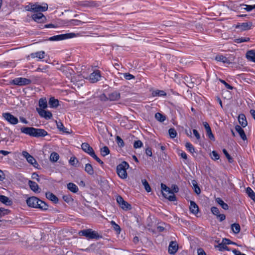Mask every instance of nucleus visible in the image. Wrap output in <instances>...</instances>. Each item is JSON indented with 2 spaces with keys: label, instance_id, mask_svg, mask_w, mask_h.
I'll use <instances>...</instances> for the list:
<instances>
[{
  "label": "nucleus",
  "instance_id": "obj_54",
  "mask_svg": "<svg viewBox=\"0 0 255 255\" xmlns=\"http://www.w3.org/2000/svg\"><path fill=\"white\" fill-rule=\"evenodd\" d=\"M211 212L212 213L216 215V216H218L219 214H220V211H219V210L218 209V208L216 207H213L211 208Z\"/></svg>",
  "mask_w": 255,
  "mask_h": 255
},
{
  "label": "nucleus",
  "instance_id": "obj_2",
  "mask_svg": "<svg viewBox=\"0 0 255 255\" xmlns=\"http://www.w3.org/2000/svg\"><path fill=\"white\" fill-rule=\"evenodd\" d=\"M128 164L126 161H123L121 164L117 166V172L120 177L122 179L127 178L128 174L126 168H128Z\"/></svg>",
  "mask_w": 255,
  "mask_h": 255
},
{
  "label": "nucleus",
  "instance_id": "obj_16",
  "mask_svg": "<svg viewBox=\"0 0 255 255\" xmlns=\"http://www.w3.org/2000/svg\"><path fill=\"white\" fill-rule=\"evenodd\" d=\"M101 77L99 71L97 70L91 73L90 75V80L92 83L97 82Z\"/></svg>",
  "mask_w": 255,
  "mask_h": 255
},
{
  "label": "nucleus",
  "instance_id": "obj_63",
  "mask_svg": "<svg viewBox=\"0 0 255 255\" xmlns=\"http://www.w3.org/2000/svg\"><path fill=\"white\" fill-rule=\"evenodd\" d=\"M244 5L246 6L245 9L247 11H249L252 10V9H253L254 8H255V4L254 5L245 4Z\"/></svg>",
  "mask_w": 255,
  "mask_h": 255
},
{
  "label": "nucleus",
  "instance_id": "obj_24",
  "mask_svg": "<svg viewBox=\"0 0 255 255\" xmlns=\"http://www.w3.org/2000/svg\"><path fill=\"white\" fill-rule=\"evenodd\" d=\"M30 56L32 58H38L39 59H42L45 57V52L43 51L32 53L30 54Z\"/></svg>",
  "mask_w": 255,
  "mask_h": 255
},
{
  "label": "nucleus",
  "instance_id": "obj_11",
  "mask_svg": "<svg viewBox=\"0 0 255 255\" xmlns=\"http://www.w3.org/2000/svg\"><path fill=\"white\" fill-rule=\"evenodd\" d=\"M81 148L84 152L89 154L91 156L95 153L93 148L87 142H84L81 144Z\"/></svg>",
  "mask_w": 255,
  "mask_h": 255
},
{
  "label": "nucleus",
  "instance_id": "obj_18",
  "mask_svg": "<svg viewBox=\"0 0 255 255\" xmlns=\"http://www.w3.org/2000/svg\"><path fill=\"white\" fill-rule=\"evenodd\" d=\"M252 26V23L251 22H244L242 23L240 25H238L236 26L237 28H239L241 30L244 31L250 29Z\"/></svg>",
  "mask_w": 255,
  "mask_h": 255
},
{
  "label": "nucleus",
  "instance_id": "obj_23",
  "mask_svg": "<svg viewBox=\"0 0 255 255\" xmlns=\"http://www.w3.org/2000/svg\"><path fill=\"white\" fill-rule=\"evenodd\" d=\"M120 98V94L118 92H114L109 95L108 99L110 101H117Z\"/></svg>",
  "mask_w": 255,
  "mask_h": 255
},
{
  "label": "nucleus",
  "instance_id": "obj_32",
  "mask_svg": "<svg viewBox=\"0 0 255 255\" xmlns=\"http://www.w3.org/2000/svg\"><path fill=\"white\" fill-rule=\"evenodd\" d=\"M217 203H218L224 210H228L229 206L227 204L225 203L222 199L220 198H217L215 199Z\"/></svg>",
  "mask_w": 255,
  "mask_h": 255
},
{
  "label": "nucleus",
  "instance_id": "obj_8",
  "mask_svg": "<svg viewBox=\"0 0 255 255\" xmlns=\"http://www.w3.org/2000/svg\"><path fill=\"white\" fill-rule=\"evenodd\" d=\"M117 202L119 206L124 210H129L131 208V205L125 201L121 196H118L117 197Z\"/></svg>",
  "mask_w": 255,
  "mask_h": 255
},
{
  "label": "nucleus",
  "instance_id": "obj_55",
  "mask_svg": "<svg viewBox=\"0 0 255 255\" xmlns=\"http://www.w3.org/2000/svg\"><path fill=\"white\" fill-rule=\"evenodd\" d=\"M124 77L127 80H130L134 79V76L129 73H124Z\"/></svg>",
  "mask_w": 255,
  "mask_h": 255
},
{
  "label": "nucleus",
  "instance_id": "obj_22",
  "mask_svg": "<svg viewBox=\"0 0 255 255\" xmlns=\"http://www.w3.org/2000/svg\"><path fill=\"white\" fill-rule=\"evenodd\" d=\"M0 202L7 206H10L12 204V201L4 195H0Z\"/></svg>",
  "mask_w": 255,
  "mask_h": 255
},
{
  "label": "nucleus",
  "instance_id": "obj_46",
  "mask_svg": "<svg viewBox=\"0 0 255 255\" xmlns=\"http://www.w3.org/2000/svg\"><path fill=\"white\" fill-rule=\"evenodd\" d=\"M223 152L227 158L228 159L229 162L232 163L233 162V158L230 156V155L228 153V151L226 149H223Z\"/></svg>",
  "mask_w": 255,
  "mask_h": 255
},
{
  "label": "nucleus",
  "instance_id": "obj_41",
  "mask_svg": "<svg viewBox=\"0 0 255 255\" xmlns=\"http://www.w3.org/2000/svg\"><path fill=\"white\" fill-rule=\"evenodd\" d=\"M56 124H57V128L60 131H62L63 132L70 133V132L67 131V129L64 127L63 125L61 122H56Z\"/></svg>",
  "mask_w": 255,
  "mask_h": 255
},
{
  "label": "nucleus",
  "instance_id": "obj_33",
  "mask_svg": "<svg viewBox=\"0 0 255 255\" xmlns=\"http://www.w3.org/2000/svg\"><path fill=\"white\" fill-rule=\"evenodd\" d=\"M39 106L40 107L39 109H43V110H44L47 108V104L46 99L45 98V99L41 98L39 100Z\"/></svg>",
  "mask_w": 255,
  "mask_h": 255
},
{
  "label": "nucleus",
  "instance_id": "obj_49",
  "mask_svg": "<svg viewBox=\"0 0 255 255\" xmlns=\"http://www.w3.org/2000/svg\"><path fill=\"white\" fill-rule=\"evenodd\" d=\"M78 162V160L77 158L73 156L71 157L69 160V163L71 165L73 166H76V164Z\"/></svg>",
  "mask_w": 255,
  "mask_h": 255
},
{
  "label": "nucleus",
  "instance_id": "obj_29",
  "mask_svg": "<svg viewBox=\"0 0 255 255\" xmlns=\"http://www.w3.org/2000/svg\"><path fill=\"white\" fill-rule=\"evenodd\" d=\"M49 104L51 108H56L59 105V101L54 97H51L49 99Z\"/></svg>",
  "mask_w": 255,
  "mask_h": 255
},
{
  "label": "nucleus",
  "instance_id": "obj_30",
  "mask_svg": "<svg viewBox=\"0 0 255 255\" xmlns=\"http://www.w3.org/2000/svg\"><path fill=\"white\" fill-rule=\"evenodd\" d=\"M85 171L90 175H92L94 173L93 166L90 163H87L85 165Z\"/></svg>",
  "mask_w": 255,
  "mask_h": 255
},
{
  "label": "nucleus",
  "instance_id": "obj_52",
  "mask_svg": "<svg viewBox=\"0 0 255 255\" xmlns=\"http://www.w3.org/2000/svg\"><path fill=\"white\" fill-rule=\"evenodd\" d=\"M211 158L212 159L216 160L219 159L220 156L216 151H213L211 154Z\"/></svg>",
  "mask_w": 255,
  "mask_h": 255
},
{
  "label": "nucleus",
  "instance_id": "obj_13",
  "mask_svg": "<svg viewBox=\"0 0 255 255\" xmlns=\"http://www.w3.org/2000/svg\"><path fill=\"white\" fill-rule=\"evenodd\" d=\"M178 249V245L176 242L171 241L168 247V253L170 255H174Z\"/></svg>",
  "mask_w": 255,
  "mask_h": 255
},
{
  "label": "nucleus",
  "instance_id": "obj_60",
  "mask_svg": "<svg viewBox=\"0 0 255 255\" xmlns=\"http://www.w3.org/2000/svg\"><path fill=\"white\" fill-rule=\"evenodd\" d=\"M63 199L67 203H69L72 200V198L69 195H64L63 196Z\"/></svg>",
  "mask_w": 255,
  "mask_h": 255
},
{
  "label": "nucleus",
  "instance_id": "obj_42",
  "mask_svg": "<svg viewBox=\"0 0 255 255\" xmlns=\"http://www.w3.org/2000/svg\"><path fill=\"white\" fill-rule=\"evenodd\" d=\"M155 118L157 121L160 122L164 121L166 119L165 117L159 113H157L155 114Z\"/></svg>",
  "mask_w": 255,
  "mask_h": 255
},
{
  "label": "nucleus",
  "instance_id": "obj_50",
  "mask_svg": "<svg viewBox=\"0 0 255 255\" xmlns=\"http://www.w3.org/2000/svg\"><path fill=\"white\" fill-rule=\"evenodd\" d=\"M206 131L207 132V135L209 137V138L211 140H215V137H214L213 134L212 133L211 129V128L209 129H208V130H206Z\"/></svg>",
  "mask_w": 255,
  "mask_h": 255
},
{
  "label": "nucleus",
  "instance_id": "obj_28",
  "mask_svg": "<svg viewBox=\"0 0 255 255\" xmlns=\"http://www.w3.org/2000/svg\"><path fill=\"white\" fill-rule=\"evenodd\" d=\"M215 59L217 61L222 62L224 63L230 64L231 63L227 57L222 55H217Z\"/></svg>",
  "mask_w": 255,
  "mask_h": 255
},
{
  "label": "nucleus",
  "instance_id": "obj_3",
  "mask_svg": "<svg viewBox=\"0 0 255 255\" xmlns=\"http://www.w3.org/2000/svg\"><path fill=\"white\" fill-rule=\"evenodd\" d=\"M79 234L90 239H99L102 238V236L99 235L97 232L91 229L82 230L79 232Z\"/></svg>",
  "mask_w": 255,
  "mask_h": 255
},
{
  "label": "nucleus",
  "instance_id": "obj_61",
  "mask_svg": "<svg viewBox=\"0 0 255 255\" xmlns=\"http://www.w3.org/2000/svg\"><path fill=\"white\" fill-rule=\"evenodd\" d=\"M220 81L223 84H224L225 86V87L228 89H230V90H232L233 89V87L230 85L229 84H228L227 83H226L224 80H221V79H220Z\"/></svg>",
  "mask_w": 255,
  "mask_h": 255
},
{
  "label": "nucleus",
  "instance_id": "obj_20",
  "mask_svg": "<svg viewBox=\"0 0 255 255\" xmlns=\"http://www.w3.org/2000/svg\"><path fill=\"white\" fill-rule=\"evenodd\" d=\"M235 130L239 133L243 140H245L247 139V136L245 132L243 129L241 127V126L237 125L235 127Z\"/></svg>",
  "mask_w": 255,
  "mask_h": 255
},
{
  "label": "nucleus",
  "instance_id": "obj_5",
  "mask_svg": "<svg viewBox=\"0 0 255 255\" xmlns=\"http://www.w3.org/2000/svg\"><path fill=\"white\" fill-rule=\"evenodd\" d=\"M31 81L25 78H17L12 80L10 83L15 85L25 86L31 83Z\"/></svg>",
  "mask_w": 255,
  "mask_h": 255
},
{
  "label": "nucleus",
  "instance_id": "obj_53",
  "mask_svg": "<svg viewBox=\"0 0 255 255\" xmlns=\"http://www.w3.org/2000/svg\"><path fill=\"white\" fill-rule=\"evenodd\" d=\"M142 146V142L139 140H136L135 141L133 144V147L135 148H139L141 147Z\"/></svg>",
  "mask_w": 255,
  "mask_h": 255
},
{
  "label": "nucleus",
  "instance_id": "obj_51",
  "mask_svg": "<svg viewBox=\"0 0 255 255\" xmlns=\"http://www.w3.org/2000/svg\"><path fill=\"white\" fill-rule=\"evenodd\" d=\"M116 141L120 146L123 147L124 146V142L119 136L116 137Z\"/></svg>",
  "mask_w": 255,
  "mask_h": 255
},
{
  "label": "nucleus",
  "instance_id": "obj_7",
  "mask_svg": "<svg viewBox=\"0 0 255 255\" xmlns=\"http://www.w3.org/2000/svg\"><path fill=\"white\" fill-rule=\"evenodd\" d=\"M48 9V4L45 3L43 6H41L37 3L32 4L30 5V8L28 9V10L32 11L35 12H40V11H45Z\"/></svg>",
  "mask_w": 255,
  "mask_h": 255
},
{
  "label": "nucleus",
  "instance_id": "obj_64",
  "mask_svg": "<svg viewBox=\"0 0 255 255\" xmlns=\"http://www.w3.org/2000/svg\"><path fill=\"white\" fill-rule=\"evenodd\" d=\"M197 253L198 255H206V253L201 248H199L197 250Z\"/></svg>",
  "mask_w": 255,
  "mask_h": 255
},
{
  "label": "nucleus",
  "instance_id": "obj_26",
  "mask_svg": "<svg viewBox=\"0 0 255 255\" xmlns=\"http://www.w3.org/2000/svg\"><path fill=\"white\" fill-rule=\"evenodd\" d=\"M239 122L243 127H245L248 125L245 116L244 114L240 115L239 116Z\"/></svg>",
  "mask_w": 255,
  "mask_h": 255
},
{
  "label": "nucleus",
  "instance_id": "obj_47",
  "mask_svg": "<svg viewBox=\"0 0 255 255\" xmlns=\"http://www.w3.org/2000/svg\"><path fill=\"white\" fill-rule=\"evenodd\" d=\"M10 211L8 209H5L3 208H0V218L2 216L8 214L9 213Z\"/></svg>",
  "mask_w": 255,
  "mask_h": 255
},
{
  "label": "nucleus",
  "instance_id": "obj_43",
  "mask_svg": "<svg viewBox=\"0 0 255 255\" xmlns=\"http://www.w3.org/2000/svg\"><path fill=\"white\" fill-rule=\"evenodd\" d=\"M141 182H142L143 185L144 186V187L145 190L147 192H150L151 188H150V187L148 182L147 181V180L146 179H142Z\"/></svg>",
  "mask_w": 255,
  "mask_h": 255
},
{
  "label": "nucleus",
  "instance_id": "obj_4",
  "mask_svg": "<svg viewBox=\"0 0 255 255\" xmlns=\"http://www.w3.org/2000/svg\"><path fill=\"white\" fill-rule=\"evenodd\" d=\"M76 36V34L74 33H69L52 36L49 38V40L50 41H60L64 39L73 38Z\"/></svg>",
  "mask_w": 255,
  "mask_h": 255
},
{
  "label": "nucleus",
  "instance_id": "obj_27",
  "mask_svg": "<svg viewBox=\"0 0 255 255\" xmlns=\"http://www.w3.org/2000/svg\"><path fill=\"white\" fill-rule=\"evenodd\" d=\"M246 57L249 60L255 62V51L250 50L247 52Z\"/></svg>",
  "mask_w": 255,
  "mask_h": 255
},
{
  "label": "nucleus",
  "instance_id": "obj_57",
  "mask_svg": "<svg viewBox=\"0 0 255 255\" xmlns=\"http://www.w3.org/2000/svg\"><path fill=\"white\" fill-rule=\"evenodd\" d=\"M249 40H250L249 38L244 37V38H241L237 39H236L235 41H236V42H237L238 43H242V42H244L248 41H249Z\"/></svg>",
  "mask_w": 255,
  "mask_h": 255
},
{
  "label": "nucleus",
  "instance_id": "obj_6",
  "mask_svg": "<svg viewBox=\"0 0 255 255\" xmlns=\"http://www.w3.org/2000/svg\"><path fill=\"white\" fill-rule=\"evenodd\" d=\"M2 117L6 121L11 125H16L18 122V119L9 113H2Z\"/></svg>",
  "mask_w": 255,
  "mask_h": 255
},
{
  "label": "nucleus",
  "instance_id": "obj_38",
  "mask_svg": "<svg viewBox=\"0 0 255 255\" xmlns=\"http://www.w3.org/2000/svg\"><path fill=\"white\" fill-rule=\"evenodd\" d=\"M192 184L194 188V192L198 195L200 194L201 190L198 185H197L196 181L195 180H192Z\"/></svg>",
  "mask_w": 255,
  "mask_h": 255
},
{
  "label": "nucleus",
  "instance_id": "obj_21",
  "mask_svg": "<svg viewBox=\"0 0 255 255\" xmlns=\"http://www.w3.org/2000/svg\"><path fill=\"white\" fill-rule=\"evenodd\" d=\"M46 197L49 200L51 201L54 203H57L58 202V198L52 193L48 192L45 194Z\"/></svg>",
  "mask_w": 255,
  "mask_h": 255
},
{
  "label": "nucleus",
  "instance_id": "obj_39",
  "mask_svg": "<svg viewBox=\"0 0 255 255\" xmlns=\"http://www.w3.org/2000/svg\"><path fill=\"white\" fill-rule=\"evenodd\" d=\"M232 230L235 234H238L240 232V226L239 224L234 223L231 226Z\"/></svg>",
  "mask_w": 255,
  "mask_h": 255
},
{
  "label": "nucleus",
  "instance_id": "obj_14",
  "mask_svg": "<svg viewBox=\"0 0 255 255\" xmlns=\"http://www.w3.org/2000/svg\"><path fill=\"white\" fill-rule=\"evenodd\" d=\"M32 19L37 22H43L45 21V16L41 12L34 13L32 15Z\"/></svg>",
  "mask_w": 255,
  "mask_h": 255
},
{
  "label": "nucleus",
  "instance_id": "obj_1",
  "mask_svg": "<svg viewBox=\"0 0 255 255\" xmlns=\"http://www.w3.org/2000/svg\"><path fill=\"white\" fill-rule=\"evenodd\" d=\"M161 192L162 195L164 198L168 199L170 201H174L176 200V197L171 189L166 186L163 183L161 184Z\"/></svg>",
  "mask_w": 255,
  "mask_h": 255
},
{
  "label": "nucleus",
  "instance_id": "obj_19",
  "mask_svg": "<svg viewBox=\"0 0 255 255\" xmlns=\"http://www.w3.org/2000/svg\"><path fill=\"white\" fill-rule=\"evenodd\" d=\"M28 185L31 190L34 192H40V189L38 184L36 182L31 180H29Z\"/></svg>",
  "mask_w": 255,
  "mask_h": 255
},
{
  "label": "nucleus",
  "instance_id": "obj_17",
  "mask_svg": "<svg viewBox=\"0 0 255 255\" xmlns=\"http://www.w3.org/2000/svg\"><path fill=\"white\" fill-rule=\"evenodd\" d=\"M21 132L33 136L35 128L32 127H22L20 128Z\"/></svg>",
  "mask_w": 255,
  "mask_h": 255
},
{
  "label": "nucleus",
  "instance_id": "obj_25",
  "mask_svg": "<svg viewBox=\"0 0 255 255\" xmlns=\"http://www.w3.org/2000/svg\"><path fill=\"white\" fill-rule=\"evenodd\" d=\"M190 210L194 214H196L198 212V206L194 201H190Z\"/></svg>",
  "mask_w": 255,
  "mask_h": 255
},
{
  "label": "nucleus",
  "instance_id": "obj_48",
  "mask_svg": "<svg viewBox=\"0 0 255 255\" xmlns=\"http://www.w3.org/2000/svg\"><path fill=\"white\" fill-rule=\"evenodd\" d=\"M185 146L190 152L193 153L195 151L194 147L190 142H187L185 144Z\"/></svg>",
  "mask_w": 255,
  "mask_h": 255
},
{
  "label": "nucleus",
  "instance_id": "obj_37",
  "mask_svg": "<svg viewBox=\"0 0 255 255\" xmlns=\"http://www.w3.org/2000/svg\"><path fill=\"white\" fill-rule=\"evenodd\" d=\"M152 95L153 97L163 96H166V93L163 90H156L153 91L152 92Z\"/></svg>",
  "mask_w": 255,
  "mask_h": 255
},
{
  "label": "nucleus",
  "instance_id": "obj_45",
  "mask_svg": "<svg viewBox=\"0 0 255 255\" xmlns=\"http://www.w3.org/2000/svg\"><path fill=\"white\" fill-rule=\"evenodd\" d=\"M169 134L171 138H174L177 135L176 130L173 128H170L168 130Z\"/></svg>",
  "mask_w": 255,
  "mask_h": 255
},
{
  "label": "nucleus",
  "instance_id": "obj_9",
  "mask_svg": "<svg viewBox=\"0 0 255 255\" xmlns=\"http://www.w3.org/2000/svg\"><path fill=\"white\" fill-rule=\"evenodd\" d=\"M22 155L26 159L27 162L33 165L34 167H36V165H38V164L36 160L27 151H22Z\"/></svg>",
  "mask_w": 255,
  "mask_h": 255
},
{
  "label": "nucleus",
  "instance_id": "obj_56",
  "mask_svg": "<svg viewBox=\"0 0 255 255\" xmlns=\"http://www.w3.org/2000/svg\"><path fill=\"white\" fill-rule=\"evenodd\" d=\"M70 24L72 25H78L79 23H84L83 22L79 20L76 19H72L70 21Z\"/></svg>",
  "mask_w": 255,
  "mask_h": 255
},
{
  "label": "nucleus",
  "instance_id": "obj_36",
  "mask_svg": "<svg viewBox=\"0 0 255 255\" xmlns=\"http://www.w3.org/2000/svg\"><path fill=\"white\" fill-rule=\"evenodd\" d=\"M246 193L248 196L255 202V193L250 187H248L246 189Z\"/></svg>",
  "mask_w": 255,
  "mask_h": 255
},
{
  "label": "nucleus",
  "instance_id": "obj_10",
  "mask_svg": "<svg viewBox=\"0 0 255 255\" xmlns=\"http://www.w3.org/2000/svg\"><path fill=\"white\" fill-rule=\"evenodd\" d=\"M39 200L35 197H31L26 200V203L29 207L36 208L38 205Z\"/></svg>",
  "mask_w": 255,
  "mask_h": 255
},
{
  "label": "nucleus",
  "instance_id": "obj_31",
  "mask_svg": "<svg viewBox=\"0 0 255 255\" xmlns=\"http://www.w3.org/2000/svg\"><path fill=\"white\" fill-rule=\"evenodd\" d=\"M67 188L73 193H77L78 191V187L73 183H68Z\"/></svg>",
  "mask_w": 255,
  "mask_h": 255
},
{
  "label": "nucleus",
  "instance_id": "obj_44",
  "mask_svg": "<svg viewBox=\"0 0 255 255\" xmlns=\"http://www.w3.org/2000/svg\"><path fill=\"white\" fill-rule=\"evenodd\" d=\"M110 153V150L107 146H104L101 149V154L102 156H105Z\"/></svg>",
  "mask_w": 255,
  "mask_h": 255
},
{
  "label": "nucleus",
  "instance_id": "obj_12",
  "mask_svg": "<svg viewBox=\"0 0 255 255\" xmlns=\"http://www.w3.org/2000/svg\"><path fill=\"white\" fill-rule=\"evenodd\" d=\"M36 111L41 117L46 119H50L52 117L51 113L49 111H45L39 108H36Z\"/></svg>",
  "mask_w": 255,
  "mask_h": 255
},
{
  "label": "nucleus",
  "instance_id": "obj_59",
  "mask_svg": "<svg viewBox=\"0 0 255 255\" xmlns=\"http://www.w3.org/2000/svg\"><path fill=\"white\" fill-rule=\"evenodd\" d=\"M222 242L225 245L235 244V243L232 242L230 240L226 238H224L222 240Z\"/></svg>",
  "mask_w": 255,
  "mask_h": 255
},
{
  "label": "nucleus",
  "instance_id": "obj_62",
  "mask_svg": "<svg viewBox=\"0 0 255 255\" xmlns=\"http://www.w3.org/2000/svg\"><path fill=\"white\" fill-rule=\"evenodd\" d=\"M171 190L173 192L177 193L179 191V188L176 185H172Z\"/></svg>",
  "mask_w": 255,
  "mask_h": 255
},
{
  "label": "nucleus",
  "instance_id": "obj_34",
  "mask_svg": "<svg viewBox=\"0 0 255 255\" xmlns=\"http://www.w3.org/2000/svg\"><path fill=\"white\" fill-rule=\"evenodd\" d=\"M215 248H218L219 250L222 252L224 250L229 251V249L226 246V245L224 244L222 242L221 243H219L218 245L215 246Z\"/></svg>",
  "mask_w": 255,
  "mask_h": 255
},
{
  "label": "nucleus",
  "instance_id": "obj_15",
  "mask_svg": "<svg viewBox=\"0 0 255 255\" xmlns=\"http://www.w3.org/2000/svg\"><path fill=\"white\" fill-rule=\"evenodd\" d=\"M48 134L47 132L43 129L41 128H35V131H34L33 136L34 137H44Z\"/></svg>",
  "mask_w": 255,
  "mask_h": 255
},
{
  "label": "nucleus",
  "instance_id": "obj_58",
  "mask_svg": "<svg viewBox=\"0 0 255 255\" xmlns=\"http://www.w3.org/2000/svg\"><path fill=\"white\" fill-rule=\"evenodd\" d=\"M91 156L101 165H103L104 164L103 162L95 154V153L93 154Z\"/></svg>",
  "mask_w": 255,
  "mask_h": 255
},
{
  "label": "nucleus",
  "instance_id": "obj_35",
  "mask_svg": "<svg viewBox=\"0 0 255 255\" xmlns=\"http://www.w3.org/2000/svg\"><path fill=\"white\" fill-rule=\"evenodd\" d=\"M38 202V205L36 208H39L43 210H46L48 209V206L45 202L40 200H39Z\"/></svg>",
  "mask_w": 255,
  "mask_h": 255
},
{
  "label": "nucleus",
  "instance_id": "obj_40",
  "mask_svg": "<svg viewBox=\"0 0 255 255\" xmlns=\"http://www.w3.org/2000/svg\"><path fill=\"white\" fill-rule=\"evenodd\" d=\"M59 158V154L55 152H53L51 153L50 156V160L53 162H56Z\"/></svg>",
  "mask_w": 255,
  "mask_h": 255
}]
</instances>
